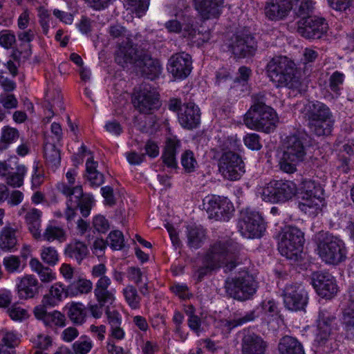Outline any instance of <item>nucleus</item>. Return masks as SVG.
Masks as SVG:
<instances>
[{
    "mask_svg": "<svg viewBox=\"0 0 354 354\" xmlns=\"http://www.w3.org/2000/svg\"><path fill=\"white\" fill-rule=\"evenodd\" d=\"M115 60L122 67L128 64L134 65L142 75L150 80L158 77L161 72V66L157 59H152L147 50L131 45L129 41L126 46L120 45Z\"/></svg>",
    "mask_w": 354,
    "mask_h": 354,
    "instance_id": "1",
    "label": "nucleus"
},
{
    "mask_svg": "<svg viewBox=\"0 0 354 354\" xmlns=\"http://www.w3.org/2000/svg\"><path fill=\"white\" fill-rule=\"evenodd\" d=\"M239 248L236 243L230 239H221L210 245L204 256L205 262L212 268L225 266L230 271L239 263Z\"/></svg>",
    "mask_w": 354,
    "mask_h": 354,
    "instance_id": "2",
    "label": "nucleus"
},
{
    "mask_svg": "<svg viewBox=\"0 0 354 354\" xmlns=\"http://www.w3.org/2000/svg\"><path fill=\"white\" fill-rule=\"evenodd\" d=\"M266 71L270 81L277 87L299 89L301 86L300 77L295 64L286 57L271 59L267 64Z\"/></svg>",
    "mask_w": 354,
    "mask_h": 354,
    "instance_id": "3",
    "label": "nucleus"
},
{
    "mask_svg": "<svg viewBox=\"0 0 354 354\" xmlns=\"http://www.w3.org/2000/svg\"><path fill=\"white\" fill-rule=\"evenodd\" d=\"M317 252L326 263L337 265L346 258L347 250L342 240L333 234L320 232L316 235Z\"/></svg>",
    "mask_w": 354,
    "mask_h": 354,
    "instance_id": "4",
    "label": "nucleus"
},
{
    "mask_svg": "<svg viewBox=\"0 0 354 354\" xmlns=\"http://www.w3.org/2000/svg\"><path fill=\"white\" fill-rule=\"evenodd\" d=\"M283 147L280 168L285 172L292 174L296 170V165L304 160L306 147L301 138L293 135L286 138Z\"/></svg>",
    "mask_w": 354,
    "mask_h": 354,
    "instance_id": "5",
    "label": "nucleus"
},
{
    "mask_svg": "<svg viewBox=\"0 0 354 354\" xmlns=\"http://www.w3.org/2000/svg\"><path fill=\"white\" fill-rule=\"evenodd\" d=\"M304 233L296 227H286L279 234L278 250L287 259H296L302 251Z\"/></svg>",
    "mask_w": 354,
    "mask_h": 354,
    "instance_id": "6",
    "label": "nucleus"
},
{
    "mask_svg": "<svg viewBox=\"0 0 354 354\" xmlns=\"http://www.w3.org/2000/svg\"><path fill=\"white\" fill-rule=\"evenodd\" d=\"M225 288L230 297L239 301H245L255 294L257 282L252 275L245 274L238 277H228L225 280Z\"/></svg>",
    "mask_w": 354,
    "mask_h": 354,
    "instance_id": "7",
    "label": "nucleus"
},
{
    "mask_svg": "<svg viewBox=\"0 0 354 354\" xmlns=\"http://www.w3.org/2000/svg\"><path fill=\"white\" fill-rule=\"evenodd\" d=\"M244 122L251 129L270 133L274 130L279 118L276 111L272 107H264L263 110L248 111L245 114Z\"/></svg>",
    "mask_w": 354,
    "mask_h": 354,
    "instance_id": "8",
    "label": "nucleus"
},
{
    "mask_svg": "<svg viewBox=\"0 0 354 354\" xmlns=\"http://www.w3.org/2000/svg\"><path fill=\"white\" fill-rule=\"evenodd\" d=\"M203 207L209 218L221 221H228L234 211L232 203L227 198L216 195L205 197Z\"/></svg>",
    "mask_w": 354,
    "mask_h": 354,
    "instance_id": "9",
    "label": "nucleus"
},
{
    "mask_svg": "<svg viewBox=\"0 0 354 354\" xmlns=\"http://www.w3.org/2000/svg\"><path fill=\"white\" fill-rule=\"evenodd\" d=\"M241 157L232 151L224 152L218 160V169L222 176L230 180H236L245 172Z\"/></svg>",
    "mask_w": 354,
    "mask_h": 354,
    "instance_id": "10",
    "label": "nucleus"
},
{
    "mask_svg": "<svg viewBox=\"0 0 354 354\" xmlns=\"http://www.w3.org/2000/svg\"><path fill=\"white\" fill-rule=\"evenodd\" d=\"M241 234L248 239L260 238L266 230V225L261 215L254 211L246 212L239 222Z\"/></svg>",
    "mask_w": 354,
    "mask_h": 354,
    "instance_id": "11",
    "label": "nucleus"
},
{
    "mask_svg": "<svg viewBox=\"0 0 354 354\" xmlns=\"http://www.w3.org/2000/svg\"><path fill=\"white\" fill-rule=\"evenodd\" d=\"M297 24V32L306 39H319L328 28L326 19L316 16L303 17Z\"/></svg>",
    "mask_w": 354,
    "mask_h": 354,
    "instance_id": "12",
    "label": "nucleus"
},
{
    "mask_svg": "<svg viewBox=\"0 0 354 354\" xmlns=\"http://www.w3.org/2000/svg\"><path fill=\"white\" fill-rule=\"evenodd\" d=\"M133 104L140 113L150 114L160 106L159 94L155 88H151V86L145 84L138 96L134 99Z\"/></svg>",
    "mask_w": 354,
    "mask_h": 354,
    "instance_id": "13",
    "label": "nucleus"
},
{
    "mask_svg": "<svg viewBox=\"0 0 354 354\" xmlns=\"http://www.w3.org/2000/svg\"><path fill=\"white\" fill-rule=\"evenodd\" d=\"M285 306L292 311L304 309L308 303V295L305 290L296 284L287 285L283 292Z\"/></svg>",
    "mask_w": 354,
    "mask_h": 354,
    "instance_id": "14",
    "label": "nucleus"
},
{
    "mask_svg": "<svg viewBox=\"0 0 354 354\" xmlns=\"http://www.w3.org/2000/svg\"><path fill=\"white\" fill-rule=\"evenodd\" d=\"M229 48L236 57L253 55L257 49L254 38L245 32H239L232 38Z\"/></svg>",
    "mask_w": 354,
    "mask_h": 354,
    "instance_id": "15",
    "label": "nucleus"
},
{
    "mask_svg": "<svg viewBox=\"0 0 354 354\" xmlns=\"http://www.w3.org/2000/svg\"><path fill=\"white\" fill-rule=\"evenodd\" d=\"M312 284L322 297L331 298L337 292L334 277L328 272H316L312 274Z\"/></svg>",
    "mask_w": 354,
    "mask_h": 354,
    "instance_id": "16",
    "label": "nucleus"
},
{
    "mask_svg": "<svg viewBox=\"0 0 354 354\" xmlns=\"http://www.w3.org/2000/svg\"><path fill=\"white\" fill-rule=\"evenodd\" d=\"M178 119L183 128L195 129L201 122L200 109L194 102L184 103L178 113Z\"/></svg>",
    "mask_w": 354,
    "mask_h": 354,
    "instance_id": "17",
    "label": "nucleus"
},
{
    "mask_svg": "<svg viewBox=\"0 0 354 354\" xmlns=\"http://www.w3.org/2000/svg\"><path fill=\"white\" fill-rule=\"evenodd\" d=\"M192 68V60L189 54L177 53L169 59L168 70L175 77H187Z\"/></svg>",
    "mask_w": 354,
    "mask_h": 354,
    "instance_id": "18",
    "label": "nucleus"
},
{
    "mask_svg": "<svg viewBox=\"0 0 354 354\" xmlns=\"http://www.w3.org/2000/svg\"><path fill=\"white\" fill-rule=\"evenodd\" d=\"M267 342L259 335L248 332L241 339L242 354H265Z\"/></svg>",
    "mask_w": 354,
    "mask_h": 354,
    "instance_id": "19",
    "label": "nucleus"
},
{
    "mask_svg": "<svg viewBox=\"0 0 354 354\" xmlns=\"http://www.w3.org/2000/svg\"><path fill=\"white\" fill-rule=\"evenodd\" d=\"M336 317L326 310H322L319 313L318 331L316 335L315 342L319 344H324L330 335L331 331L335 328Z\"/></svg>",
    "mask_w": 354,
    "mask_h": 354,
    "instance_id": "20",
    "label": "nucleus"
},
{
    "mask_svg": "<svg viewBox=\"0 0 354 354\" xmlns=\"http://www.w3.org/2000/svg\"><path fill=\"white\" fill-rule=\"evenodd\" d=\"M47 307L36 306L34 315L39 320H41L45 326L50 328L64 327L66 325L65 315L58 310L47 312Z\"/></svg>",
    "mask_w": 354,
    "mask_h": 354,
    "instance_id": "21",
    "label": "nucleus"
},
{
    "mask_svg": "<svg viewBox=\"0 0 354 354\" xmlns=\"http://www.w3.org/2000/svg\"><path fill=\"white\" fill-rule=\"evenodd\" d=\"M291 8L289 0H271L266 3L265 13L271 20H280L288 15Z\"/></svg>",
    "mask_w": 354,
    "mask_h": 354,
    "instance_id": "22",
    "label": "nucleus"
},
{
    "mask_svg": "<svg viewBox=\"0 0 354 354\" xmlns=\"http://www.w3.org/2000/svg\"><path fill=\"white\" fill-rule=\"evenodd\" d=\"M111 283L109 277L99 279L94 289L95 297L101 306L111 304L115 300L114 290L109 289Z\"/></svg>",
    "mask_w": 354,
    "mask_h": 354,
    "instance_id": "23",
    "label": "nucleus"
},
{
    "mask_svg": "<svg viewBox=\"0 0 354 354\" xmlns=\"http://www.w3.org/2000/svg\"><path fill=\"white\" fill-rule=\"evenodd\" d=\"M39 289L38 280L33 275L29 274L22 277L17 286L18 296L23 299L33 298L39 293Z\"/></svg>",
    "mask_w": 354,
    "mask_h": 354,
    "instance_id": "24",
    "label": "nucleus"
},
{
    "mask_svg": "<svg viewBox=\"0 0 354 354\" xmlns=\"http://www.w3.org/2000/svg\"><path fill=\"white\" fill-rule=\"evenodd\" d=\"M34 37L35 32L32 30L23 31L18 34V39L23 44L13 51L15 59L25 62L30 58L32 54L30 42L33 40Z\"/></svg>",
    "mask_w": 354,
    "mask_h": 354,
    "instance_id": "25",
    "label": "nucleus"
},
{
    "mask_svg": "<svg viewBox=\"0 0 354 354\" xmlns=\"http://www.w3.org/2000/svg\"><path fill=\"white\" fill-rule=\"evenodd\" d=\"M223 3V0H194L196 9L205 19L218 17Z\"/></svg>",
    "mask_w": 354,
    "mask_h": 354,
    "instance_id": "26",
    "label": "nucleus"
},
{
    "mask_svg": "<svg viewBox=\"0 0 354 354\" xmlns=\"http://www.w3.org/2000/svg\"><path fill=\"white\" fill-rule=\"evenodd\" d=\"M69 295L68 288L65 290L62 284L56 283L51 286L48 292L46 293L42 299L41 307L57 306L65 297Z\"/></svg>",
    "mask_w": 354,
    "mask_h": 354,
    "instance_id": "27",
    "label": "nucleus"
},
{
    "mask_svg": "<svg viewBox=\"0 0 354 354\" xmlns=\"http://www.w3.org/2000/svg\"><path fill=\"white\" fill-rule=\"evenodd\" d=\"M308 124L324 119H330L333 117L330 108L325 104L316 101L309 104L306 113Z\"/></svg>",
    "mask_w": 354,
    "mask_h": 354,
    "instance_id": "28",
    "label": "nucleus"
},
{
    "mask_svg": "<svg viewBox=\"0 0 354 354\" xmlns=\"http://www.w3.org/2000/svg\"><path fill=\"white\" fill-rule=\"evenodd\" d=\"M17 226L7 223L0 232V248L3 251L12 250L17 243Z\"/></svg>",
    "mask_w": 354,
    "mask_h": 354,
    "instance_id": "29",
    "label": "nucleus"
},
{
    "mask_svg": "<svg viewBox=\"0 0 354 354\" xmlns=\"http://www.w3.org/2000/svg\"><path fill=\"white\" fill-rule=\"evenodd\" d=\"M64 254L68 258L80 264L82 260L87 257L88 250L84 242L75 239L67 244L64 250Z\"/></svg>",
    "mask_w": 354,
    "mask_h": 354,
    "instance_id": "30",
    "label": "nucleus"
},
{
    "mask_svg": "<svg viewBox=\"0 0 354 354\" xmlns=\"http://www.w3.org/2000/svg\"><path fill=\"white\" fill-rule=\"evenodd\" d=\"M44 106L50 113V118L64 110L62 96L58 89L48 90L46 94Z\"/></svg>",
    "mask_w": 354,
    "mask_h": 354,
    "instance_id": "31",
    "label": "nucleus"
},
{
    "mask_svg": "<svg viewBox=\"0 0 354 354\" xmlns=\"http://www.w3.org/2000/svg\"><path fill=\"white\" fill-rule=\"evenodd\" d=\"M279 354H305L302 344L295 337L286 335L279 343Z\"/></svg>",
    "mask_w": 354,
    "mask_h": 354,
    "instance_id": "32",
    "label": "nucleus"
},
{
    "mask_svg": "<svg viewBox=\"0 0 354 354\" xmlns=\"http://www.w3.org/2000/svg\"><path fill=\"white\" fill-rule=\"evenodd\" d=\"M349 297L351 303L344 311L342 322L347 338L354 340V287L349 290Z\"/></svg>",
    "mask_w": 354,
    "mask_h": 354,
    "instance_id": "33",
    "label": "nucleus"
},
{
    "mask_svg": "<svg viewBox=\"0 0 354 354\" xmlns=\"http://www.w3.org/2000/svg\"><path fill=\"white\" fill-rule=\"evenodd\" d=\"M41 211L36 208H31L27 210L24 216L25 222L28 225L30 232L37 240H39L40 237L39 228L41 227Z\"/></svg>",
    "mask_w": 354,
    "mask_h": 354,
    "instance_id": "34",
    "label": "nucleus"
},
{
    "mask_svg": "<svg viewBox=\"0 0 354 354\" xmlns=\"http://www.w3.org/2000/svg\"><path fill=\"white\" fill-rule=\"evenodd\" d=\"M180 142L176 138H168L166 142L165 151L162 155L163 163L168 167L176 168V149L180 147Z\"/></svg>",
    "mask_w": 354,
    "mask_h": 354,
    "instance_id": "35",
    "label": "nucleus"
},
{
    "mask_svg": "<svg viewBox=\"0 0 354 354\" xmlns=\"http://www.w3.org/2000/svg\"><path fill=\"white\" fill-rule=\"evenodd\" d=\"M98 163L93 160V157L86 162V177L91 186L99 187L104 181V175L97 169Z\"/></svg>",
    "mask_w": 354,
    "mask_h": 354,
    "instance_id": "36",
    "label": "nucleus"
},
{
    "mask_svg": "<svg viewBox=\"0 0 354 354\" xmlns=\"http://www.w3.org/2000/svg\"><path fill=\"white\" fill-rule=\"evenodd\" d=\"M187 243L191 248H200L206 239L203 228L198 226H189L187 230Z\"/></svg>",
    "mask_w": 354,
    "mask_h": 354,
    "instance_id": "37",
    "label": "nucleus"
},
{
    "mask_svg": "<svg viewBox=\"0 0 354 354\" xmlns=\"http://www.w3.org/2000/svg\"><path fill=\"white\" fill-rule=\"evenodd\" d=\"M275 185L278 203L290 199L296 193L295 184L292 181L276 180Z\"/></svg>",
    "mask_w": 354,
    "mask_h": 354,
    "instance_id": "38",
    "label": "nucleus"
},
{
    "mask_svg": "<svg viewBox=\"0 0 354 354\" xmlns=\"http://www.w3.org/2000/svg\"><path fill=\"white\" fill-rule=\"evenodd\" d=\"M70 320L76 325H82L86 321L87 311L82 303H72L67 313Z\"/></svg>",
    "mask_w": 354,
    "mask_h": 354,
    "instance_id": "39",
    "label": "nucleus"
},
{
    "mask_svg": "<svg viewBox=\"0 0 354 354\" xmlns=\"http://www.w3.org/2000/svg\"><path fill=\"white\" fill-rule=\"evenodd\" d=\"M68 292L71 296L88 294L93 289L92 282L85 278H79L72 282L68 287Z\"/></svg>",
    "mask_w": 354,
    "mask_h": 354,
    "instance_id": "40",
    "label": "nucleus"
},
{
    "mask_svg": "<svg viewBox=\"0 0 354 354\" xmlns=\"http://www.w3.org/2000/svg\"><path fill=\"white\" fill-rule=\"evenodd\" d=\"M39 239H43L48 242L57 241L59 243H62L66 240V234L62 228L50 225L46 227L43 234L40 232Z\"/></svg>",
    "mask_w": 354,
    "mask_h": 354,
    "instance_id": "41",
    "label": "nucleus"
},
{
    "mask_svg": "<svg viewBox=\"0 0 354 354\" xmlns=\"http://www.w3.org/2000/svg\"><path fill=\"white\" fill-rule=\"evenodd\" d=\"M335 124L333 117L330 119H324L318 122L310 123L309 127L311 131L317 136H329L331 134Z\"/></svg>",
    "mask_w": 354,
    "mask_h": 354,
    "instance_id": "42",
    "label": "nucleus"
},
{
    "mask_svg": "<svg viewBox=\"0 0 354 354\" xmlns=\"http://www.w3.org/2000/svg\"><path fill=\"white\" fill-rule=\"evenodd\" d=\"M19 137V131L13 127L5 126L1 129L0 138V151L6 149L8 146L15 142Z\"/></svg>",
    "mask_w": 354,
    "mask_h": 354,
    "instance_id": "43",
    "label": "nucleus"
},
{
    "mask_svg": "<svg viewBox=\"0 0 354 354\" xmlns=\"http://www.w3.org/2000/svg\"><path fill=\"white\" fill-rule=\"evenodd\" d=\"M323 194L313 196H301V201L299 203L300 209L306 213H310V209H319L322 202Z\"/></svg>",
    "mask_w": 354,
    "mask_h": 354,
    "instance_id": "44",
    "label": "nucleus"
},
{
    "mask_svg": "<svg viewBox=\"0 0 354 354\" xmlns=\"http://www.w3.org/2000/svg\"><path fill=\"white\" fill-rule=\"evenodd\" d=\"M291 2V10L298 17H306L308 15L313 9L311 0H289Z\"/></svg>",
    "mask_w": 354,
    "mask_h": 354,
    "instance_id": "45",
    "label": "nucleus"
},
{
    "mask_svg": "<svg viewBox=\"0 0 354 354\" xmlns=\"http://www.w3.org/2000/svg\"><path fill=\"white\" fill-rule=\"evenodd\" d=\"M46 160L53 166L57 167L60 163L61 156L59 150L54 144L46 142L44 148Z\"/></svg>",
    "mask_w": 354,
    "mask_h": 354,
    "instance_id": "46",
    "label": "nucleus"
},
{
    "mask_svg": "<svg viewBox=\"0 0 354 354\" xmlns=\"http://www.w3.org/2000/svg\"><path fill=\"white\" fill-rule=\"evenodd\" d=\"M108 32L109 34V36L113 39H126V41H123L122 43L118 44V47L120 45H124L126 46L128 41L131 43V45H133L132 42L130 41L128 36V31L126 29L125 27L118 24H115L113 25L110 26L109 28ZM119 50V48L117 50Z\"/></svg>",
    "mask_w": 354,
    "mask_h": 354,
    "instance_id": "47",
    "label": "nucleus"
},
{
    "mask_svg": "<svg viewBox=\"0 0 354 354\" xmlns=\"http://www.w3.org/2000/svg\"><path fill=\"white\" fill-rule=\"evenodd\" d=\"M26 173L24 165H18L16 171L11 173L7 177V183L13 187H19L24 183V177Z\"/></svg>",
    "mask_w": 354,
    "mask_h": 354,
    "instance_id": "48",
    "label": "nucleus"
},
{
    "mask_svg": "<svg viewBox=\"0 0 354 354\" xmlns=\"http://www.w3.org/2000/svg\"><path fill=\"white\" fill-rule=\"evenodd\" d=\"M74 205L77 208H80V212L84 217H87L91 212L93 199L88 195H82L80 197H77L73 201Z\"/></svg>",
    "mask_w": 354,
    "mask_h": 354,
    "instance_id": "49",
    "label": "nucleus"
},
{
    "mask_svg": "<svg viewBox=\"0 0 354 354\" xmlns=\"http://www.w3.org/2000/svg\"><path fill=\"white\" fill-rule=\"evenodd\" d=\"M123 295L131 308L136 309L139 308L140 297L138 295L137 289L135 287L130 285L127 286L123 290Z\"/></svg>",
    "mask_w": 354,
    "mask_h": 354,
    "instance_id": "50",
    "label": "nucleus"
},
{
    "mask_svg": "<svg viewBox=\"0 0 354 354\" xmlns=\"http://www.w3.org/2000/svg\"><path fill=\"white\" fill-rule=\"evenodd\" d=\"M276 180L271 181L262 188L261 198L266 202L278 203Z\"/></svg>",
    "mask_w": 354,
    "mask_h": 354,
    "instance_id": "51",
    "label": "nucleus"
},
{
    "mask_svg": "<svg viewBox=\"0 0 354 354\" xmlns=\"http://www.w3.org/2000/svg\"><path fill=\"white\" fill-rule=\"evenodd\" d=\"M181 165L187 173L193 172L195 170L198 163L192 151L187 150L182 154Z\"/></svg>",
    "mask_w": 354,
    "mask_h": 354,
    "instance_id": "52",
    "label": "nucleus"
},
{
    "mask_svg": "<svg viewBox=\"0 0 354 354\" xmlns=\"http://www.w3.org/2000/svg\"><path fill=\"white\" fill-rule=\"evenodd\" d=\"M124 236L120 230H114L110 232L106 242L113 250H121L124 247Z\"/></svg>",
    "mask_w": 354,
    "mask_h": 354,
    "instance_id": "53",
    "label": "nucleus"
},
{
    "mask_svg": "<svg viewBox=\"0 0 354 354\" xmlns=\"http://www.w3.org/2000/svg\"><path fill=\"white\" fill-rule=\"evenodd\" d=\"M41 259L49 266H55L59 260L57 250L53 247H44L41 253Z\"/></svg>",
    "mask_w": 354,
    "mask_h": 354,
    "instance_id": "54",
    "label": "nucleus"
},
{
    "mask_svg": "<svg viewBox=\"0 0 354 354\" xmlns=\"http://www.w3.org/2000/svg\"><path fill=\"white\" fill-rule=\"evenodd\" d=\"M93 347L92 341L87 337H81L73 344V348L76 354H87Z\"/></svg>",
    "mask_w": 354,
    "mask_h": 354,
    "instance_id": "55",
    "label": "nucleus"
},
{
    "mask_svg": "<svg viewBox=\"0 0 354 354\" xmlns=\"http://www.w3.org/2000/svg\"><path fill=\"white\" fill-rule=\"evenodd\" d=\"M20 339L13 332H2L0 345L15 348L19 344Z\"/></svg>",
    "mask_w": 354,
    "mask_h": 354,
    "instance_id": "56",
    "label": "nucleus"
},
{
    "mask_svg": "<svg viewBox=\"0 0 354 354\" xmlns=\"http://www.w3.org/2000/svg\"><path fill=\"white\" fill-rule=\"evenodd\" d=\"M253 104L249 111H260L263 110L264 107H270L266 105V97L264 92H259L252 95Z\"/></svg>",
    "mask_w": 354,
    "mask_h": 354,
    "instance_id": "57",
    "label": "nucleus"
},
{
    "mask_svg": "<svg viewBox=\"0 0 354 354\" xmlns=\"http://www.w3.org/2000/svg\"><path fill=\"white\" fill-rule=\"evenodd\" d=\"M301 194L306 196H313L323 194V190L320 186H316L315 183L311 180H305L303 182Z\"/></svg>",
    "mask_w": 354,
    "mask_h": 354,
    "instance_id": "58",
    "label": "nucleus"
},
{
    "mask_svg": "<svg viewBox=\"0 0 354 354\" xmlns=\"http://www.w3.org/2000/svg\"><path fill=\"white\" fill-rule=\"evenodd\" d=\"M244 143L245 146L251 150H259L262 147V145L260 141V136L257 133H248L244 139Z\"/></svg>",
    "mask_w": 354,
    "mask_h": 354,
    "instance_id": "59",
    "label": "nucleus"
},
{
    "mask_svg": "<svg viewBox=\"0 0 354 354\" xmlns=\"http://www.w3.org/2000/svg\"><path fill=\"white\" fill-rule=\"evenodd\" d=\"M257 317L255 310H251L247 313L244 316L234 319L232 321L228 322V326L232 328L237 326L243 325L247 322H252Z\"/></svg>",
    "mask_w": 354,
    "mask_h": 354,
    "instance_id": "60",
    "label": "nucleus"
},
{
    "mask_svg": "<svg viewBox=\"0 0 354 354\" xmlns=\"http://www.w3.org/2000/svg\"><path fill=\"white\" fill-rule=\"evenodd\" d=\"M3 263L8 272L18 271L21 266L19 257L13 255L4 258Z\"/></svg>",
    "mask_w": 354,
    "mask_h": 354,
    "instance_id": "61",
    "label": "nucleus"
},
{
    "mask_svg": "<svg viewBox=\"0 0 354 354\" xmlns=\"http://www.w3.org/2000/svg\"><path fill=\"white\" fill-rule=\"evenodd\" d=\"M8 313L10 318L15 321H21L28 317L27 310L17 304H14L8 308Z\"/></svg>",
    "mask_w": 354,
    "mask_h": 354,
    "instance_id": "62",
    "label": "nucleus"
},
{
    "mask_svg": "<svg viewBox=\"0 0 354 354\" xmlns=\"http://www.w3.org/2000/svg\"><path fill=\"white\" fill-rule=\"evenodd\" d=\"M344 75L339 71L334 72L329 79V87L335 93H338L339 86L344 82Z\"/></svg>",
    "mask_w": 354,
    "mask_h": 354,
    "instance_id": "63",
    "label": "nucleus"
},
{
    "mask_svg": "<svg viewBox=\"0 0 354 354\" xmlns=\"http://www.w3.org/2000/svg\"><path fill=\"white\" fill-rule=\"evenodd\" d=\"M60 192L69 197L68 202H73L75 198L80 197L82 195V188L80 186L71 188L63 185L60 188Z\"/></svg>",
    "mask_w": 354,
    "mask_h": 354,
    "instance_id": "64",
    "label": "nucleus"
}]
</instances>
